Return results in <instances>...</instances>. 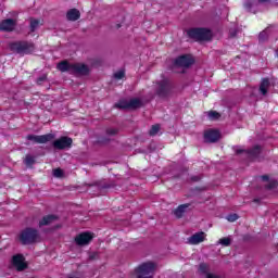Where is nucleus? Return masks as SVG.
<instances>
[{
  "instance_id": "393cba45",
  "label": "nucleus",
  "mask_w": 278,
  "mask_h": 278,
  "mask_svg": "<svg viewBox=\"0 0 278 278\" xmlns=\"http://www.w3.org/2000/svg\"><path fill=\"white\" fill-rule=\"evenodd\" d=\"M159 132H160L159 124L153 125L149 131L150 136H157Z\"/></svg>"
},
{
  "instance_id": "f3484780",
  "label": "nucleus",
  "mask_w": 278,
  "mask_h": 278,
  "mask_svg": "<svg viewBox=\"0 0 278 278\" xmlns=\"http://www.w3.org/2000/svg\"><path fill=\"white\" fill-rule=\"evenodd\" d=\"M58 220V217L55 215H48L45 216L40 222H39V227H45L46 225H51V223H55Z\"/></svg>"
},
{
  "instance_id": "2f4dec72",
  "label": "nucleus",
  "mask_w": 278,
  "mask_h": 278,
  "mask_svg": "<svg viewBox=\"0 0 278 278\" xmlns=\"http://www.w3.org/2000/svg\"><path fill=\"white\" fill-rule=\"evenodd\" d=\"M205 278H220V276H218L214 273H210V274H206Z\"/></svg>"
},
{
  "instance_id": "39448f33",
  "label": "nucleus",
  "mask_w": 278,
  "mask_h": 278,
  "mask_svg": "<svg viewBox=\"0 0 278 278\" xmlns=\"http://www.w3.org/2000/svg\"><path fill=\"white\" fill-rule=\"evenodd\" d=\"M189 38L193 40H212V30L206 28H191L188 30Z\"/></svg>"
},
{
  "instance_id": "6ab92c4d",
  "label": "nucleus",
  "mask_w": 278,
  "mask_h": 278,
  "mask_svg": "<svg viewBox=\"0 0 278 278\" xmlns=\"http://www.w3.org/2000/svg\"><path fill=\"white\" fill-rule=\"evenodd\" d=\"M188 207H190V204H181L179 205L175 211L174 214L177 218H181V216H184V214H186V210H188Z\"/></svg>"
},
{
  "instance_id": "7c9ffc66",
  "label": "nucleus",
  "mask_w": 278,
  "mask_h": 278,
  "mask_svg": "<svg viewBox=\"0 0 278 278\" xmlns=\"http://www.w3.org/2000/svg\"><path fill=\"white\" fill-rule=\"evenodd\" d=\"M266 36H268V35H267L266 30H264V31H262V33L260 34L258 39H260V40H266Z\"/></svg>"
},
{
  "instance_id": "b1692460",
  "label": "nucleus",
  "mask_w": 278,
  "mask_h": 278,
  "mask_svg": "<svg viewBox=\"0 0 278 278\" xmlns=\"http://www.w3.org/2000/svg\"><path fill=\"white\" fill-rule=\"evenodd\" d=\"M208 118H211V121H216L218 118H220V114L216 111H211L207 113Z\"/></svg>"
},
{
  "instance_id": "bb28decb",
  "label": "nucleus",
  "mask_w": 278,
  "mask_h": 278,
  "mask_svg": "<svg viewBox=\"0 0 278 278\" xmlns=\"http://www.w3.org/2000/svg\"><path fill=\"white\" fill-rule=\"evenodd\" d=\"M53 175L54 177L62 178L64 177V170L62 168H55L53 169Z\"/></svg>"
},
{
  "instance_id": "9d476101",
  "label": "nucleus",
  "mask_w": 278,
  "mask_h": 278,
  "mask_svg": "<svg viewBox=\"0 0 278 278\" xmlns=\"http://www.w3.org/2000/svg\"><path fill=\"white\" fill-rule=\"evenodd\" d=\"M173 92V86L168 80H163L159 84L157 94L162 99H165V97H170V93Z\"/></svg>"
},
{
  "instance_id": "2eb2a0df",
  "label": "nucleus",
  "mask_w": 278,
  "mask_h": 278,
  "mask_svg": "<svg viewBox=\"0 0 278 278\" xmlns=\"http://www.w3.org/2000/svg\"><path fill=\"white\" fill-rule=\"evenodd\" d=\"M15 27H16V21L12 18L4 20L0 23L1 31H14Z\"/></svg>"
},
{
  "instance_id": "423d86ee",
  "label": "nucleus",
  "mask_w": 278,
  "mask_h": 278,
  "mask_svg": "<svg viewBox=\"0 0 278 278\" xmlns=\"http://www.w3.org/2000/svg\"><path fill=\"white\" fill-rule=\"evenodd\" d=\"M114 106L118 110H138V108H142V100L138 98L119 100Z\"/></svg>"
},
{
  "instance_id": "aec40b11",
  "label": "nucleus",
  "mask_w": 278,
  "mask_h": 278,
  "mask_svg": "<svg viewBox=\"0 0 278 278\" xmlns=\"http://www.w3.org/2000/svg\"><path fill=\"white\" fill-rule=\"evenodd\" d=\"M269 86H270V80H268L267 78H264L260 86V91L262 92V94H266L268 92Z\"/></svg>"
},
{
  "instance_id": "ddd939ff",
  "label": "nucleus",
  "mask_w": 278,
  "mask_h": 278,
  "mask_svg": "<svg viewBox=\"0 0 278 278\" xmlns=\"http://www.w3.org/2000/svg\"><path fill=\"white\" fill-rule=\"evenodd\" d=\"M12 265L18 271L25 270V268H27V263H25V257L21 254H17V255L13 256Z\"/></svg>"
},
{
  "instance_id": "cd10ccee",
  "label": "nucleus",
  "mask_w": 278,
  "mask_h": 278,
  "mask_svg": "<svg viewBox=\"0 0 278 278\" xmlns=\"http://www.w3.org/2000/svg\"><path fill=\"white\" fill-rule=\"evenodd\" d=\"M226 219L228 223H236V220H238V214H230L226 217Z\"/></svg>"
},
{
  "instance_id": "f8f14e48",
  "label": "nucleus",
  "mask_w": 278,
  "mask_h": 278,
  "mask_svg": "<svg viewBox=\"0 0 278 278\" xmlns=\"http://www.w3.org/2000/svg\"><path fill=\"white\" fill-rule=\"evenodd\" d=\"M194 64V59L190 55H181L175 60L176 66H182L184 68H188V66H192Z\"/></svg>"
},
{
  "instance_id": "f704fd0d",
  "label": "nucleus",
  "mask_w": 278,
  "mask_h": 278,
  "mask_svg": "<svg viewBox=\"0 0 278 278\" xmlns=\"http://www.w3.org/2000/svg\"><path fill=\"white\" fill-rule=\"evenodd\" d=\"M275 186H277V181H271L267 188L271 189L275 188Z\"/></svg>"
},
{
  "instance_id": "6e6552de",
  "label": "nucleus",
  "mask_w": 278,
  "mask_h": 278,
  "mask_svg": "<svg viewBox=\"0 0 278 278\" xmlns=\"http://www.w3.org/2000/svg\"><path fill=\"white\" fill-rule=\"evenodd\" d=\"M73 146V139L71 137H61L53 141L52 147L62 151L64 149H71Z\"/></svg>"
},
{
  "instance_id": "412c9836",
  "label": "nucleus",
  "mask_w": 278,
  "mask_h": 278,
  "mask_svg": "<svg viewBox=\"0 0 278 278\" xmlns=\"http://www.w3.org/2000/svg\"><path fill=\"white\" fill-rule=\"evenodd\" d=\"M199 270H200V273H202L203 275L206 276L207 274H210V266L205 263H202L199 266Z\"/></svg>"
},
{
  "instance_id": "72a5a7b5",
  "label": "nucleus",
  "mask_w": 278,
  "mask_h": 278,
  "mask_svg": "<svg viewBox=\"0 0 278 278\" xmlns=\"http://www.w3.org/2000/svg\"><path fill=\"white\" fill-rule=\"evenodd\" d=\"M244 7L247 8V10H251V8H253V3H251V1H247L244 3Z\"/></svg>"
},
{
  "instance_id": "a211bd4d",
  "label": "nucleus",
  "mask_w": 278,
  "mask_h": 278,
  "mask_svg": "<svg viewBox=\"0 0 278 278\" xmlns=\"http://www.w3.org/2000/svg\"><path fill=\"white\" fill-rule=\"evenodd\" d=\"M66 16L67 21H79V16H81V14L79 13V10L72 9L67 12Z\"/></svg>"
},
{
  "instance_id": "9b49d317",
  "label": "nucleus",
  "mask_w": 278,
  "mask_h": 278,
  "mask_svg": "<svg viewBox=\"0 0 278 278\" xmlns=\"http://www.w3.org/2000/svg\"><path fill=\"white\" fill-rule=\"evenodd\" d=\"M92 240V233L90 232H81L75 237V242L78 247H86V244H90Z\"/></svg>"
},
{
  "instance_id": "0eeeda50",
  "label": "nucleus",
  "mask_w": 278,
  "mask_h": 278,
  "mask_svg": "<svg viewBox=\"0 0 278 278\" xmlns=\"http://www.w3.org/2000/svg\"><path fill=\"white\" fill-rule=\"evenodd\" d=\"M237 155H240L243 153L244 157H248L251 162H255V160L260 159V154L262 153V147L255 146L251 150H244L241 148H238L236 150Z\"/></svg>"
},
{
  "instance_id": "20e7f679",
  "label": "nucleus",
  "mask_w": 278,
  "mask_h": 278,
  "mask_svg": "<svg viewBox=\"0 0 278 278\" xmlns=\"http://www.w3.org/2000/svg\"><path fill=\"white\" fill-rule=\"evenodd\" d=\"M39 238L38 230L34 228H26L20 235L22 244H34V242H38Z\"/></svg>"
},
{
  "instance_id": "473e14b6",
  "label": "nucleus",
  "mask_w": 278,
  "mask_h": 278,
  "mask_svg": "<svg viewBox=\"0 0 278 278\" xmlns=\"http://www.w3.org/2000/svg\"><path fill=\"white\" fill-rule=\"evenodd\" d=\"M46 80H47V76L43 75V76H41V77H39V78L37 79V84H42V81H46Z\"/></svg>"
},
{
  "instance_id": "5701e85b",
  "label": "nucleus",
  "mask_w": 278,
  "mask_h": 278,
  "mask_svg": "<svg viewBox=\"0 0 278 278\" xmlns=\"http://www.w3.org/2000/svg\"><path fill=\"white\" fill-rule=\"evenodd\" d=\"M38 25H40V21L38 20H30V31H36L38 29Z\"/></svg>"
},
{
  "instance_id": "4c0bfd02",
  "label": "nucleus",
  "mask_w": 278,
  "mask_h": 278,
  "mask_svg": "<svg viewBox=\"0 0 278 278\" xmlns=\"http://www.w3.org/2000/svg\"><path fill=\"white\" fill-rule=\"evenodd\" d=\"M96 256H97V254L91 255L90 260H94Z\"/></svg>"
},
{
  "instance_id": "f03ea898",
  "label": "nucleus",
  "mask_w": 278,
  "mask_h": 278,
  "mask_svg": "<svg viewBox=\"0 0 278 278\" xmlns=\"http://www.w3.org/2000/svg\"><path fill=\"white\" fill-rule=\"evenodd\" d=\"M155 268L157 266L153 262L141 263L134 270L135 278H153L155 276Z\"/></svg>"
},
{
  "instance_id": "4be33fe9",
  "label": "nucleus",
  "mask_w": 278,
  "mask_h": 278,
  "mask_svg": "<svg viewBox=\"0 0 278 278\" xmlns=\"http://www.w3.org/2000/svg\"><path fill=\"white\" fill-rule=\"evenodd\" d=\"M218 244H222V247H229L231 244V238L225 237L218 240Z\"/></svg>"
},
{
  "instance_id": "c9c22d12",
  "label": "nucleus",
  "mask_w": 278,
  "mask_h": 278,
  "mask_svg": "<svg viewBox=\"0 0 278 278\" xmlns=\"http://www.w3.org/2000/svg\"><path fill=\"white\" fill-rule=\"evenodd\" d=\"M258 3H268L270 0H256Z\"/></svg>"
},
{
  "instance_id": "e433bc0d",
  "label": "nucleus",
  "mask_w": 278,
  "mask_h": 278,
  "mask_svg": "<svg viewBox=\"0 0 278 278\" xmlns=\"http://www.w3.org/2000/svg\"><path fill=\"white\" fill-rule=\"evenodd\" d=\"M262 179L263 181H268V176H263Z\"/></svg>"
},
{
  "instance_id": "1a4fd4ad",
  "label": "nucleus",
  "mask_w": 278,
  "mask_h": 278,
  "mask_svg": "<svg viewBox=\"0 0 278 278\" xmlns=\"http://www.w3.org/2000/svg\"><path fill=\"white\" fill-rule=\"evenodd\" d=\"M55 136L53 134H47V135H28L27 140H31L36 144H47V142H51Z\"/></svg>"
},
{
  "instance_id": "c85d7f7f",
  "label": "nucleus",
  "mask_w": 278,
  "mask_h": 278,
  "mask_svg": "<svg viewBox=\"0 0 278 278\" xmlns=\"http://www.w3.org/2000/svg\"><path fill=\"white\" fill-rule=\"evenodd\" d=\"M115 79H123L125 77V71L121 70L114 74Z\"/></svg>"
},
{
  "instance_id": "c756f323",
  "label": "nucleus",
  "mask_w": 278,
  "mask_h": 278,
  "mask_svg": "<svg viewBox=\"0 0 278 278\" xmlns=\"http://www.w3.org/2000/svg\"><path fill=\"white\" fill-rule=\"evenodd\" d=\"M106 134H108V136H116V134H118V129H116V128H108L106 129Z\"/></svg>"
},
{
  "instance_id": "4468645a",
  "label": "nucleus",
  "mask_w": 278,
  "mask_h": 278,
  "mask_svg": "<svg viewBox=\"0 0 278 278\" xmlns=\"http://www.w3.org/2000/svg\"><path fill=\"white\" fill-rule=\"evenodd\" d=\"M205 142H218L220 140V132L218 130L210 129L204 132Z\"/></svg>"
},
{
  "instance_id": "a878e982",
  "label": "nucleus",
  "mask_w": 278,
  "mask_h": 278,
  "mask_svg": "<svg viewBox=\"0 0 278 278\" xmlns=\"http://www.w3.org/2000/svg\"><path fill=\"white\" fill-rule=\"evenodd\" d=\"M24 162H25L26 166H31L36 161L34 160V156H31V155H26Z\"/></svg>"
},
{
  "instance_id": "7ed1b4c3",
  "label": "nucleus",
  "mask_w": 278,
  "mask_h": 278,
  "mask_svg": "<svg viewBox=\"0 0 278 278\" xmlns=\"http://www.w3.org/2000/svg\"><path fill=\"white\" fill-rule=\"evenodd\" d=\"M9 49L17 55H27L36 49L29 41H15L9 45Z\"/></svg>"
},
{
  "instance_id": "dca6fc26",
  "label": "nucleus",
  "mask_w": 278,
  "mask_h": 278,
  "mask_svg": "<svg viewBox=\"0 0 278 278\" xmlns=\"http://www.w3.org/2000/svg\"><path fill=\"white\" fill-rule=\"evenodd\" d=\"M205 241V232H197L188 238L189 244H201Z\"/></svg>"
},
{
  "instance_id": "f257e3e1",
  "label": "nucleus",
  "mask_w": 278,
  "mask_h": 278,
  "mask_svg": "<svg viewBox=\"0 0 278 278\" xmlns=\"http://www.w3.org/2000/svg\"><path fill=\"white\" fill-rule=\"evenodd\" d=\"M56 68L61 71V73H70L71 75H88L90 71L86 64L70 63L67 61L59 63Z\"/></svg>"
}]
</instances>
